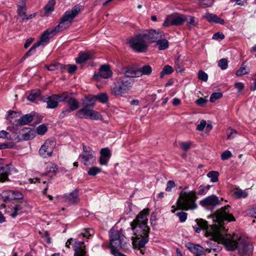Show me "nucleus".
<instances>
[{"label": "nucleus", "instance_id": "obj_6", "mask_svg": "<svg viewBox=\"0 0 256 256\" xmlns=\"http://www.w3.org/2000/svg\"><path fill=\"white\" fill-rule=\"evenodd\" d=\"M207 192L208 191L204 186H202L199 187V190L197 192L193 190L189 192L182 190L181 192L177 201L178 206L180 209L186 210H194L197 208L195 202L197 198L196 194L203 195L206 194Z\"/></svg>", "mask_w": 256, "mask_h": 256}, {"label": "nucleus", "instance_id": "obj_52", "mask_svg": "<svg viewBox=\"0 0 256 256\" xmlns=\"http://www.w3.org/2000/svg\"><path fill=\"white\" fill-rule=\"evenodd\" d=\"M176 214L178 216L181 222H184L186 220L188 214L186 212H178Z\"/></svg>", "mask_w": 256, "mask_h": 256}, {"label": "nucleus", "instance_id": "obj_11", "mask_svg": "<svg viewBox=\"0 0 256 256\" xmlns=\"http://www.w3.org/2000/svg\"><path fill=\"white\" fill-rule=\"evenodd\" d=\"M188 20L187 16L182 14H170L165 19L164 26L166 27L170 26H180Z\"/></svg>", "mask_w": 256, "mask_h": 256}, {"label": "nucleus", "instance_id": "obj_40", "mask_svg": "<svg viewBox=\"0 0 256 256\" xmlns=\"http://www.w3.org/2000/svg\"><path fill=\"white\" fill-rule=\"evenodd\" d=\"M22 207L20 205H16L12 208L13 212L10 214L12 218H15L18 215L21 213Z\"/></svg>", "mask_w": 256, "mask_h": 256}, {"label": "nucleus", "instance_id": "obj_10", "mask_svg": "<svg viewBox=\"0 0 256 256\" xmlns=\"http://www.w3.org/2000/svg\"><path fill=\"white\" fill-rule=\"evenodd\" d=\"M8 119L16 126L26 125L32 121L34 119V116L31 114H24L20 117L19 119L14 120L12 116L14 114H16V112L13 110L8 111Z\"/></svg>", "mask_w": 256, "mask_h": 256}, {"label": "nucleus", "instance_id": "obj_5", "mask_svg": "<svg viewBox=\"0 0 256 256\" xmlns=\"http://www.w3.org/2000/svg\"><path fill=\"white\" fill-rule=\"evenodd\" d=\"M96 100L102 103H106L108 100V96L106 94L101 93L96 96L86 98L82 104V108L77 112L76 116L80 118H86L92 120L100 119V115L99 112L93 110Z\"/></svg>", "mask_w": 256, "mask_h": 256}, {"label": "nucleus", "instance_id": "obj_60", "mask_svg": "<svg viewBox=\"0 0 256 256\" xmlns=\"http://www.w3.org/2000/svg\"><path fill=\"white\" fill-rule=\"evenodd\" d=\"M71 112L72 111L68 108H65L62 110L61 114L60 115V116L61 118H63L67 116L68 114H70Z\"/></svg>", "mask_w": 256, "mask_h": 256}, {"label": "nucleus", "instance_id": "obj_62", "mask_svg": "<svg viewBox=\"0 0 256 256\" xmlns=\"http://www.w3.org/2000/svg\"><path fill=\"white\" fill-rule=\"evenodd\" d=\"M234 86L238 90V92H241L244 88L243 84L239 82L235 83Z\"/></svg>", "mask_w": 256, "mask_h": 256}, {"label": "nucleus", "instance_id": "obj_47", "mask_svg": "<svg viewBox=\"0 0 256 256\" xmlns=\"http://www.w3.org/2000/svg\"><path fill=\"white\" fill-rule=\"evenodd\" d=\"M245 70H246V66L244 65V63L243 62L240 68L236 72V74L237 76H242L244 74H246L248 73V72H246Z\"/></svg>", "mask_w": 256, "mask_h": 256}, {"label": "nucleus", "instance_id": "obj_39", "mask_svg": "<svg viewBox=\"0 0 256 256\" xmlns=\"http://www.w3.org/2000/svg\"><path fill=\"white\" fill-rule=\"evenodd\" d=\"M56 96V98L58 100V102H64L65 100L68 99V94L66 92H62L58 94H54Z\"/></svg>", "mask_w": 256, "mask_h": 256}, {"label": "nucleus", "instance_id": "obj_13", "mask_svg": "<svg viewBox=\"0 0 256 256\" xmlns=\"http://www.w3.org/2000/svg\"><path fill=\"white\" fill-rule=\"evenodd\" d=\"M222 200V198L220 200L216 196L212 194L201 200L200 204L208 210H212L215 206L221 204Z\"/></svg>", "mask_w": 256, "mask_h": 256}, {"label": "nucleus", "instance_id": "obj_18", "mask_svg": "<svg viewBox=\"0 0 256 256\" xmlns=\"http://www.w3.org/2000/svg\"><path fill=\"white\" fill-rule=\"evenodd\" d=\"M186 246L196 256H202L205 254L204 248L199 244H194L192 242L186 244Z\"/></svg>", "mask_w": 256, "mask_h": 256}, {"label": "nucleus", "instance_id": "obj_20", "mask_svg": "<svg viewBox=\"0 0 256 256\" xmlns=\"http://www.w3.org/2000/svg\"><path fill=\"white\" fill-rule=\"evenodd\" d=\"M203 18L206 20L208 22L211 23L220 24H224V20L221 18L217 15L214 14H210L208 12L206 13L204 16Z\"/></svg>", "mask_w": 256, "mask_h": 256}, {"label": "nucleus", "instance_id": "obj_55", "mask_svg": "<svg viewBox=\"0 0 256 256\" xmlns=\"http://www.w3.org/2000/svg\"><path fill=\"white\" fill-rule=\"evenodd\" d=\"M208 102L206 98H200L196 100V103L199 106H202Z\"/></svg>", "mask_w": 256, "mask_h": 256}, {"label": "nucleus", "instance_id": "obj_58", "mask_svg": "<svg viewBox=\"0 0 256 256\" xmlns=\"http://www.w3.org/2000/svg\"><path fill=\"white\" fill-rule=\"evenodd\" d=\"M206 125V122L204 120H202L200 122V124H198L196 126V130L199 131L202 130Z\"/></svg>", "mask_w": 256, "mask_h": 256}, {"label": "nucleus", "instance_id": "obj_56", "mask_svg": "<svg viewBox=\"0 0 256 256\" xmlns=\"http://www.w3.org/2000/svg\"><path fill=\"white\" fill-rule=\"evenodd\" d=\"M180 148L185 150L187 151L190 148V143L182 142L180 144Z\"/></svg>", "mask_w": 256, "mask_h": 256}, {"label": "nucleus", "instance_id": "obj_28", "mask_svg": "<svg viewBox=\"0 0 256 256\" xmlns=\"http://www.w3.org/2000/svg\"><path fill=\"white\" fill-rule=\"evenodd\" d=\"M56 4L54 0H50L46 6L44 8V16H48L54 10V6Z\"/></svg>", "mask_w": 256, "mask_h": 256}, {"label": "nucleus", "instance_id": "obj_63", "mask_svg": "<svg viewBox=\"0 0 256 256\" xmlns=\"http://www.w3.org/2000/svg\"><path fill=\"white\" fill-rule=\"evenodd\" d=\"M76 68L77 66L74 64L69 65L68 72L70 74H72L76 70Z\"/></svg>", "mask_w": 256, "mask_h": 256}, {"label": "nucleus", "instance_id": "obj_14", "mask_svg": "<svg viewBox=\"0 0 256 256\" xmlns=\"http://www.w3.org/2000/svg\"><path fill=\"white\" fill-rule=\"evenodd\" d=\"M54 142L49 140H46L39 150L40 156L44 158L52 156Z\"/></svg>", "mask_w": 256, "mask_h": 256}, {"label": "nucleus", "instance_id": "obj_27", "mask_svg": "<svg viewBox=\"0 0 256 256\" xmlns=\"http://www.w3.org/2000/svg\"><path fill=\"white\" fill-rule=\"evenodd\" d=\"M44 67L50 71L58 70L62 72L65 70L66 66L60 63H56L50 66L46 65Z\"/></svg>", "mask_w": 256, "mask_h": 256}, {"label": "nucleus", "instance_id": "obj_44", "mask_svg": "<svg viewBox=\"0 0 256 256\" xmlns=\"http://www.w3.org/2000/svg\"><path fill=\"white\" fill-rule=\"evenodd\" d=\"M48 128L45 124L39 126L36 128V132L38 134L44 135L47 131Z\"/></svg>", "mask_w": 256, "mask_h": 256}, {"label": "nucleus", "instance_id": "obj_19", "mask_svg": "<svg viewBox=\"0 0 256 256\" xmlns=\"http://www.w3.org/2000/svg\"><path fill=\"white\" fill-rule=\"evenodd\" d=\"M30 128H24L18 132L17 138L19 141L28 140L33 138Z\"/></svg>", "mask_w": 256, "mask_h": 256}, {"label": "nucleus", "instance_id": "obj_33", "mask_svg": "<svg viewBox=\"0 0 256 256\" xmlns=\"http://www.w3.org/2000/svg\"><path fill=\"white\" fill-rule=\"evenodd\" d=\"M41 92L39 90H34L31 91L27 98L30 102H34L40 95Z\"/></svg>", "mask_w": 256, "mask_h": 256}, {"label": "nucleus", "instance_id": "obj_37", "mask_svg": "<svg viewBox=\"0 0 256 256\" xmlns=\"http://www.w3.org/2000/svg\"><path fill=\"white\" fill-rule=\"evenodd\" d=\"M218 175L219 173L216 171H211L207 174L208 177L210 178V181L212 182H216L218 181Z\"/></svg>", "mask_w": 256, "mask_h": 256}, {"label": "nucleus", "instance_id": "obj_41", "mask_svg": "<svg viewBox=\"0 0 256 256\" xmlns=\"http://www.w3.org/2000/svg\"><path fill=\"white\" fill-rule=\"evenodd\" d=\"M38 46V44H34L30 48V49L25 54L24 56L22 58V59H25L26 58L33 54L36 51V48Z\"/></svg>", "mask_w": 256, "mask_h": 256}, {"label": "nucleus", "instance_id": "obj_1", "mask_svg": "<svg viewBox=\"0 0 256 256\" xmlns=\"http://www.w3.org/2000/svg\"><path fill=\"white\" fill-rule=\"evenodd\" d=\"M229 205H227L218 210L214 214V223L212 225L208 226V222L203 219H196V224L193 226L196 232H200L201 230H206V236H211L210 240L212 241L207 242V244L208 248L206 249V251L208 253L213 252H218L220 251L222 248L218 245V244H224L220 241L216 240L214 238V232H212L210 229L212 228V230H217L218 232L222 236L230 235L225 234V228L224 226V222H234L236 219L232 214L230 212Z\"/></svg>", "mask_w": 256, "mask_h": 256}, {"label": "nucleus", "instance_id": "obj_61", "mask_svg": "<svg viewBox=\"0 0 256 256\" xmlns=\"http://www.w3.org/2000/svg\"><path fill=\"white\" fill-rule=\"evenodd\" d=\"M109 160L110 158L100 156V164L101 165H106Z\"/></svg>", "mask_w": 256, "mask_h": 256}, {"label": "nucleus", "instance_id": "obj_50", "mask_svg": "<svg viewBox=\"0 0 256 256\" xmlns=\"http://www.w3.org/2000/svg\"><path fill=\"white\" fill-rule=\"evenodd\" d=\"M198 78L204 82H206L208 79V76L205 72L200 70L198 72Z\"/></svg>", "mask_w": 256, "mask_h": 256}, {"label": "nucleus", "instance_id": "obj_48", "mask_svg": "<svg viewBox=\"0 0 256 256\" xmlns=\"http://www.w3.org/2000/svg\"><path fill=\"white\" fill-rule=\"evenodd\" d=\"M234 195L238 198H244L248 196V193L242 190H238L234 192Z\"/></svg>", "mask_w": 256, "mask_h": 256}, {"label": "nucleus", "instance_id": "obj_22", "mask_svg": "<svg viewBox=\"0 0 256 256\" xmlns=\"http://www.w3.org/2000/svg\"><path fill=\"white\" fill-rule=\"evenodd\" d=\"M10 173V167L6 164L0 166V181L4 182L8 178V176Z\"/></svg>", "mask_w": 256, "mask_h": 256}, {"label": "nucleus", "instance_id": "obj_35", "mask_svg": "<svg viewBox=\"0 0 256 256\" xmlns=\"http://www.w3.org/2000/svg\"><path fill=\"white\" fill-rule=\"evenodd\" d=\"M199 6L203 8L210 7L214 4L213 0H198Z\"/></svg>", "mask_w": 256, "mask_h": 256}, {"label": "nucleus", "instance_id": "obj_17", "mask_svg": "<svg viewBox=\"0 0 256 256\" xmlns=\"http://www.w3.org/2000/svg\"><path fill=\"white\" fill-rule=\"evenodd\" d=\"M122 72L124 74L123 76H126L130 78L141 76V73L138 71V69L130 66L123 67L122 69Z\"/></svg>", "mask_w": 256, "mask_h": 256}, {"label": "nucleus", "instance_id": "obj_25", "mask_svg": "<svg viewBox=\"0 0 256 256\" xmlns=\"http://www.w3.org/2000/svg\"><path fill=\"white\" fill-rule=\"evenodd\" d=\"M92 58V54L89 52H81L79 54L78 56L76 58V62L79 64H82L86 60Z\"/></svg>", "mask_w": 256, "mask_h": 256}, {"label": "nucleus", "instance_id": "obj_49", "mask_svg": "<svg viewBox=\"0 0 256 256\" xmlns=\"http://www.w3.org/2000/svg\"><path fill=\"white\" fill-rule=\"evenodd\" d=\"M222 96V94L220 92H214L210 97V102H214L215 100L220 98Z\"/></svg>", "mask_w": 256, "mask_h": 256}, {"label": "nucleus", "instance_id": "obj_3", "mask_svg": "<svg viewBox=\"0 0 256 256\" xmlns=\"http://www.w3.org/2000/svg\"><path fill=\"white\" fill-rule=\"evenodd\" d=\"M149 211L148 209H144L141 211L130 223L131 228L134 233L132 239L134 245L142 246L148 242L150 228L147 224V216L149 214Z\"/></svg>", "mask_w": 256, "mask_h": 256}, {"label": "nucleus", "instance_id": "obj_29", "mask_svg": "<svg viewBox=\"0 0 256 256\" xmlns=\"http://www.w3.org/2000/svg\"><path fill=\"white\" fill-rule=\"evenodd\" d=\"M68 104L69 106V109L72 111L77 110L79 107L78 102L72 97H68L67 100Z\"/></svg>", "mask_w": 256, "mask_h": 256}, {"label": "nucleus", "instance_id": "obj_64", "mask_svg": "<svg viewBox=\"0 0 256 256\" xmlns=\"http://www.w3.org/2000/svg\"><path fill=\"white\" fill-rule=\"evenodd\" d=\"M34 39L33 38H30L26 40V42L24 44V48H27L34 41Z\"/></svg>", "mask_w": 256, "mask_h": 256}, {"label": "nucleus", "instance_id": "obj_31", "mask_svg": "<svg viewBox=\"0 0 256 256\" xmlns=\"http://www.w3.org/2000/svg\"><path fill=\"white\" fill-rule=\"evenodd\" d=\"M156 45L158 46V50H164L168 48L169 43L167 40L165 38L158 39L156 42Z\"/></svg>", "mask_w": 256, "mask_h": 256}, {"label": "nucleus", "instance_id": "obj_21", "mask_svg": "<svg viewBox=\"0 0 256 256\" xmlns=\"http://www.w3.org/2000/svg\"><path fill=\"white\" fill-rule=\"evenodd\" d=\"M74 256H85L86 252L83 248L85 246L82 242H76L74 244Z\"/></svg>", "mask_w": 256, "mask_h": 256}, {"label": "nucleus", "instance_id": "obj_7", "mask_svg": "<svg viewBox=\"0 0 256 256\" xmlns=\"http://www.w3.org/2000/svg\"><path fill=\"white\" fill-rule=\"evenodd\" d=\"M134 84V80L132 78L123 76L117 77L111 86V93L114 96H122L127 93Z\"/></svg>", "mask_w": 256, "mask_h": 256}, {"label": "nucleus", "instance_id": "obj_42", "mask_svg": "<svg viewBox=\"0 0 256 256\" xmlns=\"http://www.w3.org/2000/svg\"><path fill=\"white\" fill-rule=\"evenodd\" d=\"M226 132L227 134L228 139H232L234 138L237 134L236 130L230 128L227 129Z\"/></svg>", "mask_w": 256, "mask_h": 256}, {"label": "nucleus", "instance_id": "obj_16", "mask_svg": "<svg viewBox=\"0 0 256 256\" xmlns=\"http://www.w3.org/2000/svg\"><path fill=\"white\" fill-rule=\"evenodd\" d=\"M112 74V72L110 69V66L109 64H102L99 69V72L98 74H94V78L96 80H98L100 77L104 78H110Z\"/></svg>", "mask_w": 256, "mask_h": 256}, {"label": "nucleus", "instance_id": "obj_34", "mask_svg": "<svg viewBox=\"0 0 256 256\" xmlns=\"http://www.w3.org/2000/svg\"><path fill=\"white\" fill-rule=\"evenodd\" d=\"M138 71L141 73V76L142 74L150 75L152 72V68L149 65H145L142 66L140 68L138 69Z\"/></svg>", "mask_w": 256, "mask_h": 256}, {"label": "nucleus", "instance_id": "obj_9", "mask_svg": "<svg viewBox=\"0 0 256 256\" xmlns=\"http://www.w3.org/2000/svg\"><path fill=\"white\" fill-rule=\"evenodd\" d=\"M129 44L134 50L138 52H146L148 47L142 34H136L132 37L129 40Z\"/></svg>", "mask_w": 256, "mask_h": 256}, {"label": "nucleus", "instance_id": "obj_46", "mask_svg": "<svg viewBox=\"0 0 256 256\" xmlns=\"http://www.w3.org/2000/svg\"><path fill=\"white\" fill-rule=\"evenodd\" d=\"M100 156L110 158L111 156V154L110 150L108 148H102L100 150Z\"/></svg>", "mask_w": 256, "mask_h": 256}, {"label": "nucleus", "instance_id": "obj_12", "mask_svg": "<svg viewBox=\"0 0 256 256\" xmlns=\"http://www.w3.org/2000/svg\"><path fill=\"white\" fill-rule=\"evenodd\" d=\"M94 151L90 147L83 144V152L80 156L82 158V162L85 166L92 164L96 161Z\"/></svg>", "mask_w": 256, "mask_h": 256}, {"label": "nucleus", "instance_id": "obj_15", "mask_svg": "<svg viewBox=\"0 0 256 256\" xmlns=\"http://www.w3.org/2000/svg\"><path fill=\"white\" fill-rule=\"evenodd\" d=\"M142 34L144 37L146 42L150 43L156 42L158 39L162 38L164 36L162 32L156 31L154 30H146Z\"/></svg>", "mask_w": 256, "mask_h": 256}, {"label": "nucleus", "instance_id": "obj_36", "mask_svg": "<svg viewBox=\"0 0 256 256\" xmlns=\"http://www.w3.org/2000/svg\"><path fill=\"white\" fill-rule=\"evenodd\" d=\"M187 18H188V20L186 22H188V24L190 27H196L198 25V20L196 18L193 16H188Z\"/></svg>", "mask_w": 256, "mask_h": 256}, {"label": "nucleus", "instance_id": "obj_38", "mask_svg": "<svg viewBox=\"0 0 256 256\" xmlns=\"http://www.w3.org/2000/svg\"><path fill=\"white\" fill-rule=\"evenodd\" d=\"M173 72L172 68L169 66L166 65L163 68L162 70L160 73V77L163 78L165 74H170Z\"/></svg>", "mask_w": 256, "mask_h": 256}, {"label": "nucleus", "instance_id": "obj_54", "mask_svg": "<svg viewBox=\"0 0 256 256\" xmlns=\"http://www.w3.org/2000/svg\"><path fill=\"white\" fill-rule=\"evenodd\" d=\"M224 34L220 32H218L216 34H214L212 36V39L216 40H222L224 39Z\"/></svg>", "mask_w": 256, "mask_h": 256}, {"label": "nucleus", "instance_id": "obj_32", "mask_svg": "<svg viewBox=\"0 0 256 256\" xmlns=\"http://www.w3.org/2000/svg\"><path fill=\"white\" fill-rule=\"evenodd\" d=\"M58 171V166L54 164H48L46 167V173L48 174L54 175Z\"/></svg>", "mask_w": 256, "mask_h": 256}, {"label": "nucleus", "instance_id": "obj_8", "mask_svg": "<svg viewBox=\"0 0 256 256\" xmlns=\"http://www.w3.org/2000/svg\"><path fill=\"white\" fill-rule=\"evenodd\" d=\"M110 246L112 252L115 254L120 249L127 248V240L118 230L111 232L110 234Z\"/></svg>", "mask_w": 256, "mask_h": 256}, {"label": "nucleus", "instance_id": "obj_24", "mask_svg": "<svg viewBox=\"0 0 256 256\" xmlns=\"http://www.w3.org/2000/svg\"><path fill=\"white\" fill-rule=\"evenodd\" d=\"M43 100L46 102L47 108H54L58 106V100L54 94L44 98Z\"/></svg>", "mask_w": 256, "mask_h": 256}, {"label": "nucleus", "instance_id": "obj_57", "mask_svg": "<svg viewBox=\"0 0 256 256\" xmlns=\"http://www.w3.org/2000/svg\"><path fill=\"white\" fill-rule=\"evenodd\" d=\"M14 192V200H20L22 198L23 195L22 193L20 192L18 190H13Z\"/></svg>", "mask_w": 256, "mask_h": 256}, {"label": "nucleus", "instance_id": "obj_51", "mask_svg": "<svg viewBox=\"0 0 256 256\" xmlns=\"http://www.w3.org/2000/svg\"><path fill=\"white\" fill-rule=\"evenodd\" d=\"M232 156V154L231 152L228 150H226L224 152H222L221 154V158L223 160H228V158H231Z\"/></svg>", "mask_w": 256, "mask_h": 256}, {"label": "nucleus", "instance_id": "obj_23", "mask_svg": "<svg viewBox=\"0 0 256 256\" xmlns=\"http://www.w3.org/2000/svg\"><path fill=\"white\" fill-rule=\"evenodd\" d=\"M64 198L66 202L71 204L78 202L80 200L77 190H74L68 194H66Z\"/></svg>", "mask_w": 256, "mask_h": 256}, {"label": "nucleus", "instance_id": "obj_53", "mask_svg": "<svg viewBox=\"0 0 256 256\" xmlns=\"http://www.w3.org/2000/svg\"><path fill=\"white\" fill-rule=\"evenodd\" d=\"M176 186V184L174 181L173 180H169L167 182L166 188V190L167 192H170L172 190V188H174Z\"/></svg>", "mask_w": 256, "mask_h": 256}, {"label": "nucleus", "instance_id": "obj_59", "mask_svg": "<svg viewBox=\"0 0 256 256\" xmlns=\"http://www.w3.org/2000/svg\"><path fill=\"white\" fill-rule=\"evenodd\" d=\"M10 138V135L8 132L4 130L0 131V138H6L8 140Z\"/></svg>", "mask_w": 256, "mask_h": 256}, {"label": "nucleus", "instance_id": "obj_43", "mask_svg": "<svg viewBox=\"0 0 256 256\" xmlns=\"http://www.w3.org/2000/svg\"><path fill=\"white\" fill-rule=\"evenodd\" d=\"M101 170V168L98 167L93 166L89 169L88 174L90 176H94L98 173L100 172Z\"/></svg>", "mask_w": 256, "mask_h": 256}, {"label": "nucleus", "instance_id": "obj_30", "mask_svg": "<svg viewBox=\"0 0 256 256\" xmlns=\"http://www.w3.org/2000/svg\"><path fill=\"white\" fill-rule=\"evenodd\" d=\"M2 197L4 202H10L14 200L13 190H5L2 194Z\"/></svg>", "mask_w": 256, "mask_h": 256}, {"label": "nucleus", "instance_id": "obj_2", "mask_svg": "<svg viewBox=\"0 0 256 256\" xmlns=\"http://www.w3.org/2000/svg\"><path fill=\"white\" fill-rule=\"evenodd\" d=\"M212 232L215 234L214 238L216 240H220L224 244L226 249L228 250L233 251L238 250L240 256H251L252 254L253 246L249 242H246L241 236L238 234L222 236L216 231L212 230Z\"/></svg>", "mask_w": 256, "mask_h": 256}, {"label": "nucleus", "instance_id": "obj_4", "mask_svg": "<svg viewBox=\"0 0 256 256\" xmlns=\"http://www.w3.org/2000/svg\"><path fill=\"white\" fill-rule=\"evenodd\" d=\"M80 6L76 5L70 10L66 11L63 16L60 19L59 24L52 30L48 29L45 30L42 34L40 40L36 44H38V46L40 45H44V44L48 42L50 35L54 36L68 28L71 25L72 20L80 12Z\"/></svg>", "mask_w": 256, "mask_h": 256}, {"label": "nucleus", "instance_id": "obj_26", "mask_svg": "<svg viewBox=\"0 0 256 256\" xmlns=\"http://www.w3.org/2000/svg\"><path fill=\"white\" fill-rule=\"evenodd\" d=\"M26 0H20L18 4V14L20 16L25 18L26 16Z\"/></svg>", "mask_w": 256, "mask_h": 256}, {"label": "nucleus", "instance_id": "obj_45", "mask_svg": "<svg viewBox=\"0 0 256 256\" xmlns=\"http://www.w3.org/2000/svg\"><path fill=\"white\" fill-rule=\"evenodd\" d=\"M218 66L222 70H226L228 66V60L226 58L220 59L218 62Z\"/></svg>", "mask_w": 256, "mask_h": 256}]
</instances>
